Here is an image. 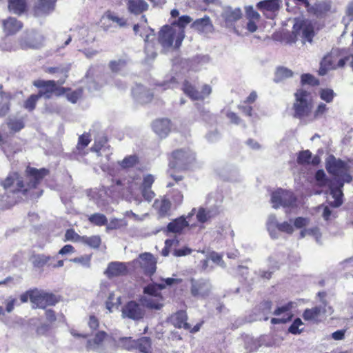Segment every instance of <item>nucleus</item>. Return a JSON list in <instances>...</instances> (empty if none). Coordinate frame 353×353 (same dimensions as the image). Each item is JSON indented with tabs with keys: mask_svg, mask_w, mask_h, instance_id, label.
Listing matches in <instances>:
<instances>
[{
	"mask_svg": "<svg viewBox=\"0 0 353 353\" xmlns=\"http://www.w3.org/2000/svg\"><path fill=\"white\" fill-rule=\"evenodd\" d=\"M183 92L191 99L202 100V95L197 90L195 85L190 83L188 80H185L182 84Z\"/></svg>",
	"mask_w": 353,
	"mask_h": 353,
	"instance_id": "2f4dec72",
	"label": "nucleus"
},
{
	"mask_svg": "<svg viewBox=\"0 0 353 353\" xmlns=\"http://www.w3.org/2000/svg\"><path fill=\"white\" fill-rule=\"evenodd\" d=\"M179 37V33L176 31V28L165 25L159 32V41L163 47H171L174 43L175 48H178L182 43V41H178Z\"/></svg>",
	"mask_w": 353,
	"mask_h": 353,
	"instance_id": "9d476101",
	"label": "nucleus"
},
{
	"mask_svg": "<svg viewBox=\"0 0 353 353\" xmlns=\"http://www.w3.org/2000/svg\"><path fill=\"white\" fill-rule=\"evenodd\" d=\"M33 307L45 309L48 306L56 305L59 301V298L52 292H47L43 290L34 288V295H32Z\"/></svg>",
	"mask_w": 353,
	"mask_h": 353,
	"instance_id": "6e6552de",
	"label": "nucleus"
},
{
	"mask_svg": "<svg viewBox=\"0 0 353 353\" xmlns=\"http://www.w3.org/2000/svg\"><path fill=\"white\" fill-rule=\"evenodd\" d=\"M122 347L127 350L136 349V340L132 337H123L120 339Z\"/></svg>",
	"mask_w": 353,
	"mask_h": 353,
	"instance_id": "6e6d98bb",
	"label": "nucleus"
},
{
	"mask_svg": "<svg viewBox=\"0 0 353 353\" xmlns=\"http://www.w3.org/2000/svg\"><path fill=\"white\" fill-rule=\"evenodd\" d=\"M168 166L188 170L196 161L194 152L188 148L172 150L167 154Z\"/></svg>",
	"mask_w": 353,
	"mask_h": 353,
	"instance_id": "20e7f679",
	"label": "nucleus"
},
{
	"mask_svg": "<svg viewBox=\"0 0 353 353\" xmlns=\"http://www.w3.org/2000/svg\"><path fill=\"white\" fill-rule=\"evenodd\" d=\"M276 227L280 232H285L289 234H292L294 232L293 226L287 221L278 223H276Z\"/></svg>",
	"mask_w": 353,
	"mask_h": 353,
	"instance_id": "052dcab7",
	"label": "nucleus"
},
{
	"mask_svg": "<svg viewBox=\"0 0 353 353\" xmlns=\"http://www.w3.org/2000/svg\"><path fill=\"white\" fill-rule=\"evenodd\" d=\"M165 288V285L159 283H151L145 286L143 289L144 294L154 296H159V291Z\"/></svg>",
	"mask_w": 353,
	"mask_h": 353,
	"instance_id": "a18cd8bd",
	"label": "nucleus"
},
{
	"mask_svg": "<svg viewBox=\"0 0 353 353\" xmlns=\"http://www.w3.org/2000/svg\"><path fill=\"white\" fill-rule=\"evenodd\" d=\"M88 325L92 330H97L99 327V321L96 316L90 315Z\"/></svg>",
	"mask_w": 353,
	"mask_h": 353,
	"instance_id": "774afa93",
	"label": "nucleus"
},
{
	"mask_svg": "<svg viewBox=\"0 0 353 353\" xmlns=\"http://www.w3.org/2000/svg\"><path fill=\"white\" fill-rule=\"evenodd\" d=\"M83 88H79L75 90H68L65 92L64 95L68 101L72 103H76L83 96Z\"/></svg>",
	"mask_w": 353,
	"mask_h": 353,
	"instance_id": "a19ab883",
	"label": "nucleus"
},
{
	"mask_svg": "<svg viewBox=\"0 0 353 353\" xmlns=\"http://www.w3.org/2000/svg\"><path fill=\"white\" fill-rule=\"evenodd\" d=\"M0 145L5 151H7L10 153L14 154L17 152V150L14 146L11 145L10 143L8 142V141L3 139L1 134L0 133Z\"/></svg>",
	"mask_w": 353,
	"mask_h": 353,
	"instance_id": "e2e57ef3",
	"label": "nucleus"
},
{
	"mask_svg": "<svg viewBox=\"0 0 353 353\" xmlns=\"http://www.w3.org/2000/svg\"><path fill=\"white\" fill-rule=\"evenodd\" d=\"M32 295H34V289L28 290L25 292L22 293L19 296L20 303H27L28 299H30V302L32 303Z\"/></svg>",
	"mask_w": 353,
	"mask_h": 353,
	"instance_id": "69168bd1",
	"label": "nucleus"
},
{
	"mask_svg": "<svg viewBox=\"0 0 353 353\" xmlns=\"http://www.w3.org/2000/svg\"><path fill=\"white\" fill-rule=\"evenodd\" d=\"M140 265L146 276H151L157 270V261L150 253H143L140 255Z\"/></svg>",
	"mask_w": 353,
	"mask_h": 353,
	"instance_id": "dca6fc26",
	"label": "nucleus"
},
{
	"mask_svg": "<svg viewBox=\"0 0 353 353\" xmlns=\"http://www.w3.org/2000/svg\"><path fill=\"white\" fill-rule=\"evenodd\" d=\"M41 97L38 94H31L24 102L23 107L30 112L33 111L35 108L38 100Z\"/></svg>",
	"mask_w": 353,
	"mask_h": 353,
	"instance_id": "864d4df0",
	"label": "nucleus"
},
{
	"mask_svg": "<svg viewBox=\"0 0 353 353\" xmlns=\"http://www.w3.org/2000/svg\"><path fill=\"white\" fill-rule=\"evenodd\" d=\"M272 302L270 300H265L260 303L259 313L263 316V320L266 321L269 319L268 315L272 312Z\"/></svg>",
	"mask_w": 353,
	"mask_h": 353,
	"instance_id": "37998d69",
	"label": "nucleus"
},
{
	"mask_svg": "<svg viewBox=\"0 0 353 353\" xmlns=\"http://www.w3.org/2000/svg\"><path fill=\"white\" fill-rule=\"evenodd\" d=\"M336 93L331 88H322L319 90L320 99L327 103L333 101Z\"/></svg>",
	"mask_w": 353,
	"mask_h": 353,
	"instance_id": "09e8293b",
	"label": "nucleus"
},
{
	"mask_svg": "<svg viewBox=\"0 0 353 353\" xmlns=\"http://www.w3.org/2000/svg\"><path fill=\"white\" fill-rule=\"evenodd\" d=\"M319 80L310 73H304L301 76V84L302 85H308L314 87L319 85Z\"/></svg>",
	"mask_w": 353,
	"mask_h": 353,
	"instance_id": "49530a36",
	"label": "nucleus"
},
{
	"mask_svg": "<svg viewBox=\"0 0 353 353\" xmlns=\"http://www.w3.org/2000/svg\"><path fill=\"white\" fill-rule=\"evenodd\" d=\"M8 9L17 15H22L28 10L27 0H8Z\"/></svg>",
	"mask_w": 353,
	"mask_h": 353,
	"instance_id": "7c9ffc66",
	"label": "nucleus"
},
{
	"mask_svg": "<svg viewBox=\"0 0 353 353\" xmlns=\"http://www.w3.org/2000/svg\"><path fill=\"white\" fill-rule=\"evenodd\" d=\"M345 183L343 181H334L329 180L328 188L330 194L334 199V201L330 202V205L334 208H338L343 203V192L342 188Z\"/></svg>",
	"mask_w": 353,
	"mask_h": 353,
	"instance_id": "4468645a",
	"label": "nucleus"
},
{
	"mask_svg": "<svg viewBox=\"0 0 353 353\" xmlns=\"http://www.w3.org/2000/svg\"><path fill=\"white\" fill-rule=\"evenodd\" d=\"M82 236L79 235L73 229H68L65 233V241H81Z\"/></svg>",
	"mask_w": 353,
	"mask_h": 353,
	"instance_id": "bf43d9fd",
	"label": "nucleus"
},
{
	"mask_svg": "<svg viewBox=\"0 0 353 353\" xmlns=\"http://www.w3.org/2000/svg\"><path fill=\"white\" fill-rule=\"evenodd\" d=\"M128 11L135 15H139L148 10V4L144 0H125Z\"/></svg>",
	"mask_w": 353,
	"mask_h": 353,
	"instance_id": "a878e982",
	"label": "nucleus"
},
{
	"mask_svg": "<svg viewBox=\"0 0 353 353\" xmlns=\"http://www.w3.org/2000/svg\"><path fill=\"white\" fill-rule=\"evenodd\" d=\"M325 312H328L329 314H332L334 312L332 307L329 306L327 309H325V307H321V306L307 308L303 311L302 317L307 322L319 324L322 321L321 316Z\"/></svg>",
	"mask_w": 353,
	"mask_h": 353,
	"instance_id": "f8f14e48",
	"label": "nucleus"
},
{
	"mask_svg": "<svg viewBox=\"0 0 353 353\" xmlns=\"http://www.w3.org/2000/svg\"><path fill=\"white\" fill-rule=\"evenodd\" d=\"M155 177L151 174L145 175L140 185L139 189L143 199L147 201H151L155 196V193L152 190V186L154 183Z\"/></svg>",
	"mask_w": 353,
	"mask_h": 353,
	"instance_id": "2eb2a0df",
	"label": "nucleus"
},
{
	"mask_svg": "<svg viewBox=\"0 0 353 353\" xmlns=\"http://www.w3.org/2000/svg\"><path fill=\"white\" fill-rule=\"evenodd\" d=\"M88 220L91 223L98 226H103L108 223V219L106 216L104 214L100 213H94L91 214L88 217Z\"/></svg>",
	"mask_w": 353,
	"mask_h": 353,
	"instance_id": "de8ad7c7",
	"label": "nucleus"
},
{
	"mask_svg": "<svg viewBox=\"0 0 353 353\" xmlns=\"http://www.w3.org/2000/svg\"><path fill=\"white\" fill-rule=\"evenodd\" d=\"M127 64L125 59L113 60L110 61L109 68L113 72H117L123 68Z\"/></svg>",
	"mask_w": 353,
	"mask_h": 353,
	"instance_id": "5fc2aeb1",
	"label": "nucleus"
},
{
	"mask_svg": "<svg viewBox=\"0 0 353 353\" xmlns=\"http://www.w3.org/2000/svg\"><path fill=\"white\" fill-rule=\"evenodd\" d=\"M105 16L108 19L111 20L113 22L117 23L121 27L125 26L126 25V21L123 18H120L116 16L111 11H107L105 13Z\"/></svg>",
	"mask_w": 353,
	"mask_h": 353,
	"instance_id": "680f3d73",
	"label": "nucleus"
},
{
	"mask_svg": "<svg viewBox=\"0 0 353 353\" xmlns=\"http://www.w3.org/2000/svg\"><path fill=\"white\" fill-rule=\"evenodd\" d=\"M6 124L10 130V132L12 134L19 132L25 127L23 119H10L7 121Z\"/></svg>",
	"mask_w": 353,
	"mask_h": 353,
	"instance_id": "58836bf2",
	"label": "nucleus"
},
{
	"mask_svg": "<svg viewBox=\"0 0 353 353\" xmlns=\"http://www.w3.org/2000/svg\"><path fill=\"white\" fill-rule=\"evenodd\" d=\"M142 353H152V340L150 337L142 336L136 340V349Z\"/></svg>",
	"mask_w": 353,
	"mask_h": 353,
	"instance_id": "f704fd0d",
	"label": "nucleus"
},
{
	"mask_svg": "<svg viewBox=\"0 0 353 353\" xmlns=\"http://www.w3.org/2000/svg\"><path fill=\"white\" fill-rule=\"evenodd\" d=\"M5 303V310L2 306H0V315H4L5 311L8 313L12 312L14 309V305H18L20 304L17 303V299L14 297H9V299L6 301Z\"/></svg>",
	"mask_w": 353,
	"mask_h": 353,
	"instance_id": "603ef678",
	"label": "nucleus"
},
{
	"mask_svg": "<svg viewBox=\"0 0 353 353\" xmlns=\"http://www.w3.org/2000/svg\"><path fill=\"white\" fill-rule=\"evenodd\" d=\"M295 306V303L293 301H288V303L277 305L272 314L275 316L270 319L272 325L285 324L291 321L294 317L293 309Z\"/></svg>",
	"mask_w": 353,
	"mask_h": 353,
	"instance_id": "0eeeda50",
	"label": "nucleus"
},
{
	"mask_svg": "<svg viewBox=\"0 0 353 353\" xmlns=\"http://www.w3.org/2000/svg\"><path fill=\"white\" fill-rule=\"evenodd\" d=\"M128 272V268L125 263L113 261L108 265L105 274L109 279H111L126 275Z\"/></svg>",
	"mask_w": 353,
	"mask_h": 353,
	"instance_id": "aec40b11",
	"label": "nucleus"
},
{
	"mask_svg": "<svg viewBox=\"0 0 353 353\" xmlns=\"http://www.w3.org/2000/svg\"><path fill=\"white\" fill-rule=\"evenodd\" d=\"M139 158L137 155H130L125 157L122 161L121 162L120 165L121 168L124 169H128L133 168L137 164L139 163Z\"/></svg>",
	"mask_w": 353,
	"mask_h": 353,
	"instance_id": "8fccbe9b",
	"label": "nucleus"
},
{
	"mask_svg": "<svg viewBox=\"0 0 353 353\" xmlns=\"http://www.w3.org/2000/svg\"><path fill=\"white\" fill-rule=\"evenodd\" d=\"M328 110L329 108L326 104L322 102L319 103L314 110L313 114L312 113V116L310 117L309 121H313L321 118L326 114V113L328 112Z\"/></svg>",
	"mask_w": 353,
	"mask_h": 353,
	"instance_id": "79ce46f5",
	"label": "nucleus"
},
{
	"mask_svg": "<svg viewBox=\"0 0 353 353\" xmlns=\"http://www.w3.org/2000/svg\"><path fill=\"white\" fill-rule=\"evenodd\" d=\"M185 170H179V168H172V167H168L167 169V174L169 176L170 178L173 179L174 181V183L173 182H169L167 185V187L171 188L174 185L175 183H178L180 181H181L183 179V176L180 174L179 173L181 172H185Z\"/></svg>",
	"mask_w": 353,
	"mask_h": 353,
	"instance_id": "e433bc0d",
	"label": "nucleus"
},
{
	"mask_svg": "<svg viewBox=\"0 0 353 353\" xmlns=\"http://www.w3.org/2000/svg\"><path fill=\"white\" fill-rule=\"evenodd\" d=\"M315 179L317 181L321 182L323 185H326L328 186L329 180L330 179H327L325 176V172L323 170H319L316 172Z\"/></svg>",
	"mask_w": 353,
	"mask_h": 353,
	"instance_id": "338daca9",
	"label": "nucleus"
},
{
	"mask_svg": "<svg viewBox=\"0 0 353 353\" xmlns=\"http://www.w3.org/2000/svg\"><path fill=\"white\" fill-rule=\"evenodd\" d=\"M23 26V23L15 17H9L2 21V28L6 36L17 34Z\"/></svg>",
	"mask_w": 353,
	"mask_h": 353,
	"instance_id": "f3484780",
	"label": "nucleus"
},
{
	"mask_svg": "<svg viewBox=\"0 0 353 353\" xmlns=\"http://www.w3.org/2000/svg\"><path fill=\"white\" fill-rule=\"evenodd\" d=\"M245 14L248 20L259 21L260 14L254 10L252 6H248L245 8Z\"/></svg>",
	"mask_w": 353,
	"mask_h": 353,
	"instance_id": "0e129e2a",
	"label": "nucleus"
},
{
	"mask_svg": "<svg viewBox=\"0 0 353 353\" xmlns=\"http://www.w3.org/2000/svg\"><path fill=\"white\" fill-rule=\"evenodd\" d=\"M347 61L353 70V54L346 49L333 48L321 61L319 74L323 76L328 70L343 68Z\"/></svg>",
	"mask_w": 353,
	"mask_h": 353,
	"instance_id": "f03ea898",
	"label": "nucleus"
},
{
	"mask_svg": "<svg viewBox=\"0 0 353 353\" xmlns=\"http://www.w3.org/2000/svg\"><path fill=\"white\" fill-rule=\"evenodd\" d=\"M294 95L293 117L299 119H310L314 107V100L311 93L300 88L296 91Z\"/></svg>",
	"mask_w": 353,
	"mask_h": 353,
	"instance_id": "7ed1b4c3",
	"label": "nucleus"
},
{
	"mask_svg": "<svg viewBox=\"0 0 353 353\" xmlns=\"http://www.w3.org/2000/svg\"><path fill=\"white\" fill-rule=\"evenodd\" d=\"M325 168L327 172L335 179L334 181L350 183L352 176L350 174V165L341 159H336L334 155L327 157L325 161Z\"/></svg>",
	"mask_w": 353,
	"mask_h": 353,
	"instance_id": "39448f33",
	"label": "nucleus"
},
{
	"mask_svg": "<svg viewBox=\"0 0 353 353\" xmlns=\"http://www.w3.org/2000/svg\"><path fill=\"white\" fill-rule=\"evenodd\" d=\"M92 254H85L70 259V262L81 264L85 268H90L91 265Z\"/></svg>",
	"mask_w": 353,
	"mask_h": 353,
	"instance_id": "3c124183",
	"label": "nucleus"
},
{
	"mask_svg": "<svg viewBox=\"0 0 353 353\" xmlns=\"http://www.w3.org/2000/svg\"><path fill=\"white\" fill-rule=\"evenodd\" d=\"M56 0H37L32 12L35 17L48 14L54 10Z\"/></svg>",
	"mask_w": 353,
	"mask_h": 353,
	"instance_id": "6ab92c4d",
	"label": "nucleus"
},
{
	"mask_svg": "<svg viewBox=\"0 0 353 353\" xmlns=\"http://www.w3.org/2000/svg\"><path fill=\"white\" fill-rule=\"evenodd\" d=\"M44 71L48 74H55V73H60L63 74V77L62 79H60L57 81V83L59 85H63L65 83L66 79L68 78V69L63 68V67H48L46 68Z\"/></svg>",
	"mask_w": 353,
	"mask_h": 353,
	"instance_id": "ea45409f",
	"label": "nucleus"
},
{
	"mask_svg": "<svg viewBox=\"0 0 353 353\" xmlns=\"http://www.w3.org/2000/svg\"><path fill=\"white\" fill-rule=\"evenodd\" d=\"M81 243L88 245L91 248H98L101 243V239L99 236L97 235L91 236H82Z\"/></svg>",
	"mask_w": 353,
	"mask_h": 353,
	"instance_id": "c03bdc74",
	"label": "nucleus"
},
{
	"mask_svg": "<svg viewBox=\"0 0 353 353\" xmlns=\"http://www.w3.org/2000/svg\"><path fill=\"white\" fill-rule=\"evenodd\" d=\"M171 203L167 199H163L161 201L160 206L159 208V214L161 216H165L168 214L170 210Z\"/></svg>",
	"mask_w": 353,
	"mask_h": 353,
	"instance_id": "13d9d810",
	"label": "nucleus"
},
{
	"mask_svg": "<svg viewBox=\"0 0 353 353\" xmlns=\"http://www.w3.org/2000/svg\"><path fill=\"white\" fill-rule=\"evenodd\" d=\"M219 214V211L217 208L213 210H207L205 208L201 207L198 210L196 219L199 223H204Z\"/></svg>",
	"mask_w": 353,
	"mask_h": 353,
	"instance_id": "473e14b6",
	"label": "nucleus"
},
{
	"mask_svg": "<svg viewBox=\"0 0 353 353\" xmlns=\"http://www.w3.org/2000/svg\"><path fill=\"white\" fill-rule=\"evenodd\" d=\"M53 259V257L45 254H36L33 256L32 264L34 267L38 268H42L44 266L49 267V264Z\"/></svg>",
	"mask_w": 353,
	"mask_h": 353,
	"instance_id": "4c0bfd02",
	"label": "nucleus"
},
{
	"mask_svg": "<svg viewBox=\"0 0 353 353\" xmlns=\"http://www.w3.org/2000/svg\"><path fill=\"white\" fill-rule=\"evenodd\" d=\"M188 226L189 223L187 220L184 217L181 216L169 223L167 225V230L170 232L180 234Z\"/></svg>",
	"mask_w": 353,
	"mask_h": 353,
	"instance_id": "c756f323",
	"label": "nucleus"
},
{
	"mask_svg": "<svg viewBox=\"0 0 353 353\" xmlns=\"http://www.w3.org/2000/svg\"><path fill=\"white\" fill-rule=\"evenodd\" d=\"M301 30H302L303 37L311 42L314 34L312 26L306 25L303 21L296 23L293 26V31L299 34Z\"/></svg>",
	"mask_w": 353,
	"mask_h": 353,
	"instance_id": "cd10ccee",
	"label": "nucleus"
},
{
	"mask_svg": "<svg viewBox=\"0 0 353 353\" xmlns=\"http://www.w3.org/2000/svg\"><path fill=\"white\" fill-rule=\"evenodd\" d=\"M33 85L39 89L37 93L39 97L46 99H50L53 96H63L65 92L70 90V88L61 86L54 80L38 79L33 82Z\"/></svg>",
	"mask_w": 353,
	"mask_h": 353,
	"instance_id": "423d86ee",
	"label": "nucleus"
},
{
	"mask_svg": "<svg viewBox=\"0 0 353 353\" xmlns=\"http://www.w3.org/2000/svg\"><path fill=\"white\" fill-rule=\"evenodd\" d=\"M153 131L161 138H165L171 131V121L167 118H161L152 122Z\"/></svg>",
	"mask_w": 353,
	"mask_h": 353,
	"instance_id": "a211bd4d",
	"label": "nucleus"
},
{
	"mask_svg": "<svg viewBox=\"0 0 353 353\" xmlns=\"http://www.w3.org/2000/svg\"><path fill=\"white\" fill-rule=\"evenodd\" d=\"M190 290L192 296L205 299L210 294L212 285L208 280L192 278L190 279Z\"/></svg>",
	"mask_w": 353,
	"mask_h": 353,
	"instance_id": "9b49d317",
	"label": "nucleus"
},
{
	"mask_svg": "<svg viewBox=\"0 0 353 353\" xmlns=\"http://www.w3.org/2000/svg\"><path fill=\"white\" fill-rule=\"evenodd\" d=\"M192 21V19L190 16L183 15L177 20L171 23V26L176 28V31L179 33V41L183 40L185 37V28Z\"/></svg>",
	"mask_w": 353,
	"mask_h": 353,
	"instance_id": "bb28decb",
	"label": "nucleus"
},
{
	"mask_svg": "<svg viewBox=\"0 0 353 353\" xmlns=\"http://www.w3.org/2000/svg\"><path fill=\"white\" fill-rule=\"evenodd\" d=\"M293 72L285 67H279L276 71V77L281 80L292 77Z\"/></svg>",
	"mask_w": 353,
	"mask_h": 353,
	"instance_id": "4d7b16f0",
	"label": "nucleus"
},
{
	"mask_svg": "<svg viewBox=\"0 0 353 353\" xmlns=\"http://www.w3.org/2000/svg\"><path fill=\"white\" fill-rule=\"evenodd\" d=\"M49 174L50 170L46 168L37 169L28 165L25 170L26 183L18 172H10L0 184L5 190H8L16 183V187L10 192L12 196L11 203L15 205L22 200L20 194L28 196L30 190L36 189Z\"/></svg>",
	"mask_w": 353,
	"mask_h": 353,
	"instance_id": "f257e3e1",
	"label": "nucleus"
},
{
	"mask_svg": "<svg viewBox=\"0 0 353 353\" xmlns=\"http://www.w3.org/2000/svg\"><path fill=\"white\" fill-rule=\"evenodd\" d=\"M124 184L121 179H112V184L108 187H103L104 193L110 197L119 195L123 190Z\"/></svg>",
	"mask_w": 353,
	"mask_h": 353,
	"instance_id": "c85d7f7f",
	"label": "nucleus"
},
{
	"mask_svg": "<svg viewBox=\"0 0 353 353\" xmlns=\"http://www.w3.org/2000/svg\"><path fill=\"white\" fill-rule=\"evenodd\" d=\"M188 315L184 310H179L172 314L170 321V323L176 328H183L190 330V325L187 322Z\"/></svg>",
	"mask_w": 353,
	"mask_h": 353,
	"instance_id": "393cba45",
	"label": "nucleus"
},
{
	"mask_svg": "<svg viewBox=\"0 0 353 353\" xmlns=\"http://www.w3.org/2000/svg\"><path fill=\"white\" fill-rule=\"evenodd\" d=\"M297 163L301 165H318L321 162V159L318 155L312 157V154L309 150L300 151L297 154Z\"/></svg>",
	"mask_w": 353,
	"mask_h": 353,
	"instance_id": "4be33fe9",
	"label": "nucleus"
},
{
	"mask_svg": "<svg viewBox=\"0 0 353 353\" xmlns=\"http://www.w3.org/2000/svg\"><path fill=\"white\" fill-rule=\"evenodd\" d=\"M296 199L293 192L279 188L271 194V202L274 208L280 206L292 207L296 203Z\"/></svg>",
	"mask_w": 353,
	"mask_h": 353,
	"instance_id": "1a4fd4ad",
	"label": "nucleus"
},
{
	"mask_svg": "<svg viewBox=\"0 0 353 353\" xmlns=\"http://www.w3.org/2000/svg\"><path fill=\"white\" fill-rule=\"evenodd\" d=\"M281 0H263L257 3L256 8L267 16L268 12L274 13L279 10Z\"/></svg>",
	"mask_w": 353,
	"mask_h": 353,
	"instance_id": "b1692460",
	"label": "nucleus"
},
{
	"mask_svg": "<svg viewBox=\"0 0 353 353\" xmlns=\"http://www.w3.org/2000/svg\"><path fill=\"white\" fill-rule=\"evenodd\" d=\"M191 27L201 33H210L214 31V26L210 17L205 15L197 19L191 24Z\"/></svg>",
	"mask_w": 353,
	"mask_h": 353,
	"instance_id": "5701e85b",
	"label": "nucleus"
},
{
	"mask_svg": "<svg viewBox=\"0 0 353 353\" xmlns=\"http://www.w3.org/2000/svg\"><path fill=\"white\" fill-rule=\"evenodd\" d=\"M108 337V334L105 331H97L92 339L87 340L85 343L86 350L88 351L98 350L103 345V342L105 341Z\"/></svg>",
	"mask_w": 353,
	"mask_h": 353,
	"instance_id": "412c9836",
	"label": "nucleus"
},
{
	"mask_svg": "<svg viewBox=\"0 0 353 353\" xmlns=\"http://www.w3.org/2000/svg\"><path fill=\"white\" fill-rule=\"evenodd\" d=\"M242 17V12L240 8L228 9L225 11L223 18L227 26H232L236 21Z\"/></svg>",
	"mask_w": 353,
	"mask_h": 353,
	"instance_id": "72a5a7b5",
	"label": "nucleus"
},
{
	"mask_svg": "<svg viewBox=\"0 0 353 353\" xmlns=\"http://www.w3.org/2000/svg\"><path fill=\"white\" fill-rule=\"evenodd\" d=\"M91 139L90 134L84 133L80 135L78 138V143L77 144L74 152L79 155L85 154L83 150L89 145Z\"/></svg>",
	"mask_w": 353,
	"mask_h": 353,
	"instance_id": "c9c22d12",
	"label": "nucleus"
},
{
	"mask_svg": "<svg viewBox=\"0 0 353 353\" xmlns=\"http://www.w3.org/2000/svg\"><path fill=\"white\" fill-rule=\"evenodd\" d=\"M121 312L123 317L134 321L143 319L145 314L141 305L135 301L127 302L122 307Z\"/></svg>",
	"mask_w": 353,
	"mask_h": 353,
	"instance_id": "ddd939ff",
	"label": "nucleus"
}]
</instances>
